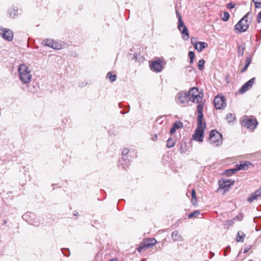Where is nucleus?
Here are the masks:
<instances>
[{
  "label": "nucleus",
  "instance_id": "f257e3e1",
  "mask_svg": "<svg viewBox=\"0 0 261 261\" xmlns=\"http://www.w3.org/2000/svg\"><path fill=\"white\" fill-rule=\"evenodd\" d=\"M190 101L198 103L197 106V111L198 114H203V108L204 106L203 94L199 92L197 88H191L187 93Z\"/></svg>",
  "mask_w": 261,
  "mask_h": 261
},
{
  "label": "nucleus",
  "instance_id": "f03ea898",
  "mask_svg": "<svg viewBox=\"0 0 261 261\" xmlns=\"http://www.w3.org/2000/svg\"><path fill=\"white\" fill-rule=\"evenodd\" d=\"M18 76L20 81L23 83H29L32 79V75L30 68L24 64H20L18 69Z\"/></svg>",
  "mask_w": 261,
  "mask_h": 261
},
{
  "label": "nucleus",
  "instance_id": "7ed1b4c3",
  "mask_svg": "<svg viewBox=\"0 0 261 261\" xmlns=\"http://www.w3.org/2000/svg\"><path fill=\"white\" fill-rule=\"evenodd\" d=\"M250 15V12L247 13L236 25L235 29L239 33L244 32L248 29L250 24L248 20Z\"/></svg>",
  "mask_w": 261,
  "mask_h": 261
},
{
  "label": "nucleus",
  "instance_id": "20e7f679",
  "mask_svg": "<svg viewBox=\"0 0 261 261\" xmlns=\"http://www.w3.org/2000/svg\"><path fill=\"white\" fill-rule=\"evenodd\" d=\"M176 13L178 18V29L181 33L182 39L184 40H188L189 38V34L188 29L182 20L181 17L179 13L177 11H176Z\"/></svg>",
  "mask_w": 261,
  "mask_h": 261
},
{
  "label": "nucleus",
  "instance_id": "39448f33",
  "mask_svg": "<svg viewBox=\"0 0 261 261\" xmlns=\"http://www.w3.org/2000/svg\"><path fill=\"white\" fill-rule=\"evenodd\" d=\"M209 142L211 144L219 146L222 143V135L216 130H212L209 135Z\"/></svg>",
  "mask_w": 261,
  "mask_h": 261
},
{
  "label": "nucleus",
  "instance_id": "423d86ee",
  "mask_svg": "<svg viewBox=\"0 0 261 261\" xmlns=\"http://www.w3.org/2000/svg\"><path fill=\"white\" fill-rule=\"evenodd\" d=\"M22 218L24 220L33 225L37 226L39 225V222L37 221L35 214L33 213L27 212L22 215Z\"/></svg>",
  "mask_w": 261,
  "mask_h": 261
},
{
  "label": "nucleus",
  "instance_id": "0eeeda50",
  "mask_svg": "<svg viewBox=\"0 0 261 261\" xmlns=\"http://www.w3.org/2000/svg\"><path fill=\"white\" fill-rule=\"evenodd\" d=\"M13 32L11 30L0 27V36L4 40L8 41H12L13 38Z\"/></svg>",
  "mask_w": 261,
  "mask_h": 261
},
{
  "label": "nucleus",
  "instance_id": "6e6552de",
  "mask_svg": "<svg viewBox=\"0 0 261 261\" xmlns=\"http://www.w3.org/2000/svg\"><path fill=\"white\" fill-rule=\"evenodd\" d=\"M176 100L177 103L182 106H185L189 101H190V99L187 93L180 92L176 95Z\"/></svg>",
  "mask_w": 261,
  "mask_h": 261
},
{
  "label": "nucleus",
  "instance_id": "1a4fd4ad",
  "mask_svg": "<svg viewBox=\"0 0 261 261\" xmlns=\"http://www.w3.org/2000/svg\"><path fill=\"white\" fill-rule=\"evenodd\" d=\"M42 44L55 49L59 50L62 48V45L58 42L54 41L50 39H45L42 41Z\"/></svg>",
  "mask_w": 261,
  "mask_h": 261
},
{
  "label": "nucleus",
  "instance_id": "9d476101",
  "mask_svg": "<svg viewBox=\"0 0 261 261\" xmlns=\"http://www.w3.org/2000/svg\"><path fill=\"white\" fill-rule=\"evenodd\" d=\"M163 60L161 59H158L151 62L150 65L151 70L160 72L163 70Z\"/></svg>",
  "mask_w": 261,
  "mask_h": 261
},
{
  "label": "nucleus",
  "instance_id": "9b49d317",
  "mask_svg": "<svg viewBox=\"0 0 261 261\" xmlns=\"http://www.w3.org/2000/svg\"><path fill=\"white\" fill-rule=\"evenodd\" d=\"M257 123L256 119L252 118L245 119L242 122L243 126L250 129H254L256 127Z\"/></svg>",
  "mask_w": 261,
  "mask_h": 261
},
{
  "label": "nucleus",
  "instance_id": "f8f14e48",
  "mask_svg": "<svg viewBox=\"0 0 261 261\" xmlns=\"http://www.w3.org/2000/svg\"><path fill=\"white\" fill-rule=\"evenodd\" d=\"M214 105L216 109H224L226 106L224 97L216 96L214 100Z\"/></svg>",
  "mask_w": 261,
  "mask_h": 261
},
{
  "label": "nucleus",
  "instance_id": "ddd939ff",
  "mask_svg": "<svg viewBox=\"0 0 261 261\" xmlns=\"http://www.w3.org/2000/svg\"><path fill=\"white\" fill-rule=\"evenodd\" d=\"M255 81V78L253 77L251 79L247 82L245 83L242 87L240 89L239 92L240 93H244L249 90L253 86Z\"/></svg>",
  "mask_w": 261,
  "mask_h": 261
},
{
  "label": "nucleus",
  "instance_id": "4468645a",
  "mask_svg": "<svg viewBox=\"0 0 261 261\" xmlns=\"http://www.w3.org/2000/svg\"><path fill=\"white\" fill-rule=\"evenodd\" d=\"M204 130L202 129L196 128L194 134L193 135V139L200 142H202L204 137Z\"/></svg>",
  "mask_w": 261,
  "mask_h": 261
},
{
  "label": "nucleus",
  "instance_id": "2eb2a0df",
  "mask_svg": "<svg viewBox=\"0 0 261 261\" xmlns=\"http://www.w3.org/2000/svg\"><path fill=\"white\" fill-rule=\"evenodd\" d=\"M233 183L234 181H231L230 180H227L225 181L223 180L222 182L219 181V188L223 189L224 192H225L228 191L230 187L233 185Z\"/></svg>",
  "mask_w": 261,
  "mask_h": 261
},
{
  "label": "nucleus",
  "instance_id": "dca6fc26",
  "mask_svg": "<svg viewBox=\"0 0 261 261\" xmlns=\"http://www.w3.org/2000/svg\"><path fill=\"white\" fill-rule=\"evenodd\" d=\"M204 115H198L197 117V126L196 128L205 130L206 128L205 121L203 119Z\"/></svg>",
  "mask_w": 261,
  "mask_h": 261
},
{
  "label": "nucleus",
  "instance_id": "f3484780",
  "mask_svg": "<svg viewBox=\"0 0 261 261\" xmlns=\"http://www.w3.org/2000/svg\"><path fill=\"white\" fill-rule=\"evenodd\" d=\"M194 46L195 49L199 52H201L204 48L207 46V44L204 42H197L194 44Z\"/></svg>",
  "mask_w": 261,
  "mask_h": 261
},
{
  "label": "nucleus",
  "instance_id": "a211bd4d",
  "mask_svg": "<svg viewBox=\"0 0 261 261\" xmlns=\"http://www.w3.org/2000/svg\"><path fill=\"white\" fill-rule=\"evenodd\" d=\"M171 237L174 242H182L184 239L177 230L172 232Z\"/></svg>",
  "mask_w": 261,
  "mask_h": 261
},
{
  "label": "nucleus",
  "instance_id": "6ab92c4d",
  "mask_svg": "<svg viewBox=\"0 0 261 261\" xmlns=\"http://www.w3.org/2000/svg\"><path fill=\"white\" fill-rule=\"evenodd\" d=\"M156 243V240L155 239H149L148 240L146 243L144 245V247H140L138 248V250L139 252L141 251L142 249H143V248H148L150 246H153L154 244H155Z\"/></svg>",
  "mask_w": 261,
  "mask_h": 261
},
{
  "label": "nucleus",
  "instance_id": "aec40b11",
  "mask_svg": "<svg viewBox=\"0 0 261 261\" xmlns=\"http://www.w3.org/2000/svg\"><path fill=\"white\" fill-rule=\"evenodd\" d=\"M251 163L249 161H245L243 163H240V165H237L239 170H246L248 169L249 165H251Z\"/></svg>",
  "mask_w": 261,
  "mask_h": 261
},
{
  "label": "nucleus",
  "instance_id": "412c9836",
  "mask_svg": "<svg viewBox=\"0 0 261 261\" xmlns=\"http://www.w3.org/2000/svg\"><path fill=\"white\" fill-rule=\"evenodd\" d=\"M129 162V161L127 157H122L119 160V163L122 166L123 168H126L128 167Z\"/></svg>",
  "mask_w": 261,
  "mask_h": 261
},
{
  "label": "nucleus",
  "instance_id": "4be33fe9",
  "mask_svg": "<svg viewBox=\"0 0 261 261\" xmlns=\"http://www.w3.org/2000/svg\"><path fill=\"white\" fill-rule=\"evenodd\" d=\"M245 236L246 234L243 232H242V231H239L238 232V235L236 238L237 242H243Z\"/></svg>",
  "mask_w": 261,
  "mask_h": 261
},
{
  "label": "nucleus",
  "instance_id": "5701e85b",
  "mask_svg": "<svg viewBox=\"0 0 261 261\" xmlns=\"http://www.w3.org/2000/svg\"><path fill=\"white\" fill-rule=\"evenodd\" d=\"M18 10L16 8H12L9 10V13L10 17L12 18H14L16 15H17Z\"/></svg>",
  "mask_w": 261,
  "mask_h": 261
},
{
  "label": "nucleus",
  "instance_id": "b1692460",
  "mask_svg": "<svg viewBox=\"0 0 261 261\" xmlns=\"http://www.w3.org/2000/svg\"><path fill=\"white\" fill-rule=\"evenodd\" d=\"M175 140L172 138H169L167 141V147L171 148L173 147L175 144Z\"/></svg>",
  "mask_w": 261,
  "mask_h": 261
},
{
  "label": "nucleus",
  "instance_id": "393cba45",
  "mask_svg": "<svg viewBox=\"0 0 261 261\" xmlns=\"http://www.w3.org/2000/svg\"><path fill=\"white\" fill-rule=\"evenodd\" d=\"M236 219H238L239 217L237 216L233 219L226 221L224 223V225L226 226L227 227H228L229 226H232L233 225V224L234 223V220Z\"/></svg>",
  "mask_w": 261,
  "mask_h": 261
},
{
  "label": "nucleus",
  "instance_id": "a878e982",
  "mask_svg": "<svg viewBox=\"0 0 261 261\" xmlns=\"http://www.w3.org/2000/svg\"><path fill=\"white\" fill-rule=\"evenodd\" d=\"M107 78L108 79L110 82H113L116 81V75L115 74H112L111 72H109L107 73Z\"/></svg>",
  "mask_w": 261,
  "mask_h": 261
},
{
  "label": "nucleus",
  "instance_id": "bb28decb",
  "mask_svg": "<svg viewBox=\"0 0 261 261\" xmlns=\"http://www.w3.org/2000/svg\"><path fill=\"white\" fill-rule=\"evenodd\" d=\"M186 146V143L185 142H182L180 143L179 149L180 153H184L186 152L187 150Z\"/></svg>",
  "mask_w": 261,
  "mask_h": 261
},
{
  "label": "nucleus",
  "instance_id": "cd10ccee",
  "mask_svg": "<svg viewBox=\"0 0 261 261\" xmlns=\"http://www.w3.org/2000/svg\"><path fill=\"white\" fill-rule=\"evenodd\" d=\"M258 198L256 194V191L253 193L248 199V201L249 202H252L254 200L257 199Z\"/></svg>",
  "mask_w": 261,
  "mask_h": 261
},
{
  "label": "nucleus",
  "instance_id": "c85d7f7f",
  "mask_svg": "<svg viewBox=\"0 0 261 261\" xmlns=\"http://www.w3.org/2000/svg\"><path fill=\"white\" fill-rule=\"evenodd\" d=\"M200 214V212L199 210L195 211L194 212L190 213L188 215L189 218H192L198 216Z\"/></svg>",
  "mask_w": 261,
  "mask_h": 261
},
{
  "label": "nucleus",
  "instance_id": "c756f323",
  "mask_svg": "<svg viewBox=\"0 0 261 261\" xmlns=\"http://www.w3.org/2000/svg\"><path fill=\"white\" fill-rule=\"evenodd\" d=\"M173 126L176 129L183 127L182 123L180 121H176L173 123Z\"/></svg>",
  "mask_w": 261,
  "mask_h": 261
},
{
  "label": "nucleus",
  "instance_id": "7c9ffc66",
  "mask_svg": "<svg viewBox=\"0 0 261 261\" xmlns=\"http://www.w3.org/2000/svg\"><path fill=\"white\" fill-rule=\"evenodd\" d=\"M238 170H239L237 166V168H236L230 169H228V170H226V173L228 175H231V174H234V173H236Z\"/></svg>",
  "mask_w": 261,
  "mask_h": 261
},
{
  "label": "nucleus",
  "instance_id": "2f4dec72",
  "mask_svg": "<svg viewBox=\"0 0 261 261\" xmlns=\"http://www.w3.org/2000/svg\"><path fill=\"white\" fill-rule=\"evenodd\" d=\"M226 119L227 120L228 123L233 122L236 120V118L234 115H227Z\"/></svg>",
  "mask_w": 261,
  "mask_h": 261
},
{
  "label": "nucleus",
  "instance_id": "473e14b6",
  "mask_svg": "<svg viewBox=\"0 0 261 261\" xmlns=\"http://www.w3.org/2000/svg\"><path fill=\"white\" fill-rule=\"evenodd\" d=\"M204 63L205 61L203 59H201L198 61V67L199 70H201L203 69Z\"/></svg>",
  "mask_w": 261,
  "mask_h": 261
},
{
  "label": "nucleus",
  "instance_id": "72a5a7b5",
  "mask_svg": "<svg viewBox=\"0 0 261 261\" xmlns=\"http://www.w3.org/2000/svg\"><path fill=\"white\" fill-rule=\"evenodd\" d=\"M189 56L190 58V63L191 64L193 63L194 59L195 58V54L193 51H190L189 53Z\"/></svg>",
  "mask_w": 261,
  "mask_h": 261
},
{
  "label": "nucleus",
  "instance_id": "f704fd0d",
  "mask_svg": "<svg viewBox=\"0 0 261 261\" xmlns=\"http://www.w3.org/2000/svg\"><path fill=\"white\" fill-rule=\"evenodd\" d=\"M255 8H261V0H253Z\"/></svg>",
  "mask_w": 261,
  "mask_h": 261
},
{
  "label": "nucleus",
  "instance_id": "c9c22d12",
  "mask_svg": "<svg viewBox=\"0 0 261 261\" xmlns=\"http://www.w3.org/2000/svg\"><path fill=\"white\" fill-rule=\"evenodd\" d=\"M229 14L228 12H225L224 13H223V17L222 18L223 20L224 21H227L228 20V19H229Z\"/></svg>",
  "mask_w": 261,
  "mask_h": 261
},
{
  "label": "nucleus",
  "instance_id": "e433bc0d",
  "mask_svg": "<svg viewBox=\"0 0 261 261\" xmlns=\"http://www.w3.org/2000/svg\"><path fill=\"white\" fill-rule=\"evenodd\" d=\"M129 151L127 148L123 149V150L122 151V155L123 156L122 157H126V155L128 153Z\"/></svg>",
  "mask_w": 261,
  "mask_h": 261
},
{
  "label": "nucleus",
  "instance_id": "4c0bfd02",
  "mask_svg": "<svg viewBox=\"0 0 261 261\" xmlns=\"http://www.w3.org/2000/svg\"><path fill=\"white\" fill-rule=\"evenodd\" d=\"M230 251V247L229 246H228L227 247L225 248L224 252V256H226V253L227 252H229Z\"/></svg>",
  "mask_w": 261,
  "mask_h": 261
},
{
  "label": "nucleus",
  "instance_id": "58836bf2",
  "mask_svg": "<svg viewBox=\"0 0 261 261\" xmlns=\"http://www.w3.org/2000/svg\"><path fill=\"white\" fill-rule=\"evenodd\" d=\"M251 59L250 57L247 58V59L246 60V64L245 65H247V66H249V65L251 63Z\"/></svg>",
  "mask_w": 261,
  "mask_h": 261
},
{
  "label": "nucleus",
  "instance_id": "ea45409f",
  "mask_svg": "<svg viewBox=\"0 0 261 261\" xmlns=\"http://www.w3.org/2000/svg\"><path fill=\"white\" fill-rule=\"evenodd\" d=\"M257 21L259 23L261 22V11L259 13L257 17Z\"/></svg>",
  "mask_w": 261,
  "mask_h": 261
},
{
  "label": "nucleus",
  "instance_id": "a19ab883",
  "mask_svg": "<svg viewBox=\"0 0 261 261\" xmlns=\"http://www.w3.org/2000/svg\"><path fill=\"white\" fill-rule=\"evenodd\" d=\"M192 198L195 199L196 198V192L194 190H193L192 191Z\"/></svg>",
  "mask_w": 261,
  "mask_h": 261
},
{
  "label": "nucleus",
  "instance_id": "79ce46f5",
  "mask_svg": "<svg viewBox=\"0 0 261 261\" xmlns=\"http://www.w3.org/2000/svg\"><path fill=\"white\" fill-rule=\"evenodd\" d=\"M234 7V5L231 4V3H229V4H227V8L229 9H232Z\"/></svg>",
  "mask_w": 261,
  "mask_h": 261
},
{
  "label": "nucleus",
  "instance_id": "37998d69",
  "mask_svg": "<svg viewBox=\"0 0 261 261\" xmlns=\"http://www.w3.org/2000/svg\"><path fill=\"white\" fill-rule=\"evenodd\" d=\"M256 194L257 196L258 197V198H261V191L259 189L256 191Z\"/></svg>",
  "mask_w": 261,
  "mask_h": 261
},
{
  "label": "nucleus",
  "instance_id": "c03bdc74",
  "mask_svg": "<svg viewBox=\"0 0 261 261\" xmlns=\"http://www.w3.org/2000/svg\"><path fill=\"white\" fill-rule=\"evenodd\" d=\"M176 130V129L173 126L170 129V133L171 134H172L174 133Z\"/></svg>",
  "mask_w": 261,
  "mask_h": 261
},
{
  "label": "nucleus",
  "instance_id": "a18cd8bd",
  "mask_svg": "<svg viewBox=\"0 0 261 261\" xmlns=\"http://www.w3.org/2000/svg\"><path fill=\"white\" fill-rule=\"evenodd\" d=\"M248 67V66H247V65H245L243 68L242 69V72H245L247 69Z\"/></svg>",
  "mask_w": 261,
  "mask_h": 261
},
{
  "label": "nucleus",
  "instance_id": "49530a36",
  "mask_svg": "<svg viewBox=\"0 0 261 261\" xmlns=\"http://www.w3.org/2000/svg\"><path fill=\"white\" fill-rule=\"evenodd\" d=\"M156 139H157V135L156 134H154L153 136V137L152 138V140L153 141H155L156 140Z\"/></svg>",
  "mask_w": 261,
  "mask_h": 261
},
{
  "label": "nucleus",
  "instance_id": "de8ad7c7",
  "mask_svg": "<svg viewBox=\"0 0 261 261\" xmlns=\"http://www.w3.org/2000/svg\"><path fill=\"white\" fill-rule=\"evenodd\" d=\"M134 58L135 59L136 61H137V55L136 54L134 55Z\"/></svg>",
  "mask_w": 261,
  "mask_h": 261
},
{
  "label": "nucleus",
  "instance_id": "09e8293b",
  "mask_svg": "<svg viewBox=\"0 0 261 261\" xmlns=\"http://www.w3.org/2000/svg\"><path fill=\"white\" fill-rule=\"evenodd\" d=\"M210 254H211V256L210 258H211L213 256H214V253L211 252Z\"/></svg>",
  "mask_w": 261,
  "mask_h": 261
},
{
  "label": "nucleus",
  "instance_id": "8fccbe9b",
  "mask_svg": "<svg viewBox=\"0 0 261 261\" xmlns=\"http://www.w3.org/2000/svg\"><path fill=\"white\" fill-rule=\"evenodd\" d=\"M194 39V37H191V42L192 44H194V43H193Z\"/></svg>",
  "mask_w": 261,
  "mask_h": 261
},
{
  "label": "nucleus",
  "instance_id": "3c124183",
  "mask_svg": "<svg viewBox=\"0 0 261 261\" xmlns=\"http://www.w3.org/2000/svg\"><path fill=\"white\" fill-rule=\"evenodd\" d=\"M248 251V249H245L244 250V253H246Z\"/></svg>",
  "mask_w": 261,
  "mask_h": 261
},
{
  "label": "nucleus",
  "instance_id": "603ef678",
  "mask_svg": "<svg viewBox=\"0 0 261 261\" xmlns=\"http://www.w3.org/2000/svg\"><path fill=\"white\" fill-rule=\"evenodd\" d=\"M63 254H64V255H65L66 256H69V253H65V252H63Z\"/></svg>",
  "mask_w": 261,
  "mask_h": 261
},
{
  "label": "nucleus",
  "instance_id": "864d4df0",
  "mask_svg": "<svg viewBox=\"0 0 261 261\" xmlns=\"http://www.w3.org/2000/svg\"><path fill=\"white\" fill-rule=\"evenodd\" d=\"M109 261H117V260H116V259L113 258V259H110Z\"/></svg>",
  "mask_w": 261,
  "mask_h": 261
},
{
  "label": "nucleus",
  "instance_id": "5fc2aeb1",
  "mask_svg": "<svg viewBox=\"0 0 261 261\" xmlns=\"http://www.w3.org/2000/svg\"><path fill=\"white\" fill-rule=\"evenodd\" d=\"M190 68L191 69H190V70H189V71H191V70H193V67H190Z\"/></svg>",
  "mask_w": 261,
  "mask_h": 261
},
{
  "label": "nucleus",
  "instance_id": "6e6d98bb",
  "mask_svg": "<svg viewBox=\"0 0 261 261\" xmlns=\"http://www.w3.org/2000/svg\"><path fill=\"white\" fill-rule=\"evenodd\" d=\"M190 68L191 69H190V70H189V71H191V70H193V67H190Z\"/></svg>",
  "mask_w": 261,
  "mask_h": 261
},
{
  "label": "nucleus",
  "instance_id": "4d7b16f0",
  "mask_svg": "<svg viewBox=\"0 0 261 261\" xmlns=\"http://www.w3.org/2000/svg\"><path fill=\"white\" fill-rule=\"evenodd\" d=\"M190 68L191 69H190V70H189V71H191V70H193V67H190Z\"/></svg>",
  "mask_w": 261,
  "mask_h": 261
},
{
  "label": "nucleus",
  "instance_id": "13d9d810",
  "mask_svg": "<svg viewBox=\"0 0 261 261\" xmlns=\"http://www.w3.org/2000/svg\"><path fill=\"white\" fill-rule=\"evenodd\" d=\"M259 190L261 191V187H260V188L259 189Z\"/></svg>",
  "mask_w": 261,
  "mask_h": 261
},
{
  "label": "nucleus",
  "instance_id": "bf43d9fd",
  "mask_svg": "<svg viewBox=\"0 0 261 261\" xmlns=\"http://www.w3.org/2000/svg\"><path fill=\"white\" fill-rule=\"evenodd\" d=\"M249 261H252V260H249Z\"/></svg>",
  "mask_w": 261,
  "mask_h": 261
}]
</instances>
